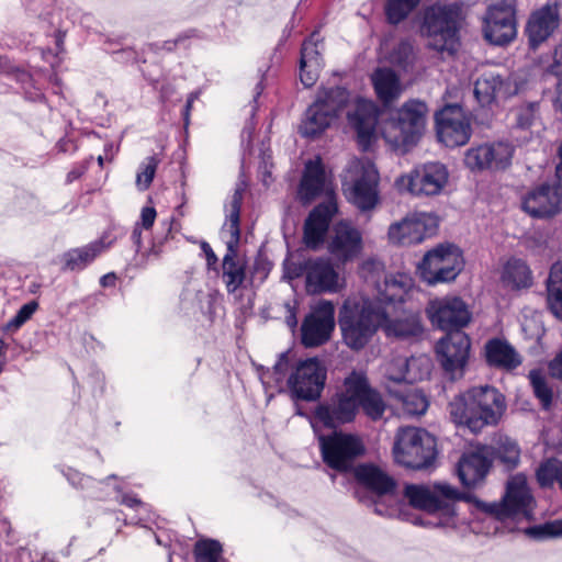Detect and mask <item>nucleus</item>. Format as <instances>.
Here are the masks:
<instances>
[{
  "label": "nucleus",
  "mask_w": 562,
  "mask_h": 562,
  "mask_svg": "<svg viewBox=\"0 0 562 562\" xmlns=\"http://www.w3.org/2000/svg\"><path fill=\"white\" fill-rule=\"evenodd\" d=\"M344 389L315 408L314 419L329 428L355 422L359 413L353 371L344 380Z\"/></svg>",
  "instance_id": "ddd939ff"
},
{
  "label": "nucleus",
  "mask_w": 562,
  "mask_h": 562,
  "mask_svg": "<svg viewBox=\"0 0 562 562\" xmlns=\"http://www.w3.org/2000/svg\"><path fill=\"white\" fill-rule=\"evenodd\" d=\"M191 108H192L191 101H187L186 109H184V121H186V124H188V122H189V113H190Z\"/></svg>",
  "instance_id": "774afa93"
},
{
  "label": "nucleus",
  "mask_w": 562,
  "mask_h": 562,
  "mask_svg": "<svg viewBox=\"0 0 562 562\" xmlns=\"http://www.w3.org/2000/svg\"><path fill=\"white\" fill-rule=\"evenodd\" d=\"M379 171L369 159L350 161L344 178L348 200L361 211L372 210L379 202Z\"/></svg>",
  "instance_id": "9d476101"
},
{
  "label": "nucleus",
  "mask_w": 562,
  "mask_h": 562,
  "mask_svg": "<svg viewBox=\"0 0 562 562\" xmlns=\"http://www.w3.org/2000/svg\"><path fill=\"white\" fill-rule=\"evenodd\" d=\"M487 161L485 143L472 146L464 153L463 164L471 172L481 173L488 171Z\"/></svg>",
  "instance_id": "c03bdc74"
},
{
  "label": "nucleus",
  "mask_w": 562,
  "mask_h": 562,
  "mask_svg": "<svg viewBox=\"0 0 562 562\" xmlns=\"http://www.w3.org/2000/svg\"><path fill=\"white\" fill-rule=\"evenodd\" d=\"M559 155H560V164L557 166V177L559 181H562V143L559 148Z\"/></svg>",
  "instance_id": "338daca9"
},
{
  "label": "nucleus",
  "mask_w": 562,
  "mask_h": 562,
  "mask_svg": "<svg viewBox=\"0 0 562 562\" xmlns=\"http://www.w3.org/2000/svg\"><path fill=\"white\" fill-rule=\"evenodd\" d=\"M164 158V147L159 146L158 150L146 157L143 168V188H148L154 180L156 169Z\"/></svg>",
  "instance_id": "603ef678"
},
{
  "label": "nucleus",
  "mask_w": 562,
  "mask_h": 562,
  "mask_svg": "<svg viewBox=\"0 0 562 562\" xmlns=\"http://www.w3.org/2000/svg\"><path fill=\"white\" fill-rule=\"evenodd\" d=\"M491 461L479 452L465 453L458 463V475L467 487H476L485 480Z\"/></svg>",
  "instance_id": "2f4dec72"
},
{
  "label": "nucleus",
  "mask_w": 562,
  "mask_h": 562,
  "mask_svg": "<svg viewBox=\"0 0 562 562\" xmlns=\"http://www.w3.org/2000/svg\"><path fill=\"white\" fill-rule=\"evenodd\" d=\"M353 374L359 411L362 409L364 415L373 422L380 420L386 411L381 393L370 385L363 372L353 371Z\"/></svg>",
  "instance_id": "7c9ffc66"
},
{
  "label": "nucleus",
  "mask_w": 562,
  "mask_h": 562,
  "mask_svg": "<svg viewBox=\"0 0 562 562\" xmlns=\"http://www.w3.org/2000/svg\"><path fill=\"white\" fill-rule=\"evenodd\" d=\"M363 240L361 232L351 223L340 221L330 229L326 249L339 263L355 260L362 251Z\"/></svg>",
  "instance_id": "412c9836"
},
{
  "label": "nucleus",
  "mask_w": 562,
  "mask_h": 562,
  "mask_svg": "<svg viewBox=\"0 0 562 562\" xmlns=\"http://www.w3.org/2000/svg\"><path fill=\"white\" fill-rule=\"evenodd\" d=\"M464 266L460 248L453 244H440L427 251L418 263V272L428 285L456 280Z\"/></svg>",
  "instance_id": "f8f14e48"
},
{
  "label": "nucleus",
  "mask_w": 562,
  "mask_h": 562,
  "mask_svg": "<svg viewBox=\"0 0 562 562\" xmlns=\"http://www.w3.org/2000/svg\"><path fill=\"white\" fill-rule=\"evenodd\" d=\"M537 115V104L530 103L519 109L517 113V124L521 128L529 127Z\"/></svg>",
  "instance_id": "5fc2aeb1"
},
{
  "label": "nucleus",
  "mask_w": 562,
  "mask_h": 562,
  "mask_svg": "<svg viewBox=\"0 0 562 562\" xmlns=\"http://www.w3.org/2000/svg\"><path fill=\"white\" fill-rule=\"evenodd\" d=\"M550 374L562 379V350L549 363Z\"/></svg>",
  "instance_id": "6e6d98bb"
},
{
  "label": "nucleus",
  "mask_w": 562,
  "mask_h": 562,
  "mask_svg": "<svg viewBox=\"0 0 562 562\" xmlns=\"http://www.w3.org/2000/svg\"><path fill=\"white\" fill-rule=\"evenodd\" d=\"M319 47L323 48V42L318 33H313L302 45L300 79L307 88L315 85L323 68Z\"/></svg>",
  "instance_id": "c756f323"
},
{
  "label": "nucleus",
  "mask_w": 562,
  "mask_h": 562,
  "mask_svg": "<svg viewBox=\"0 0 562 562\" xmlns=\"http://www.w3.org/2000/svg\"><path fill=\"white\" fill-rule=\"evenodd\" d=\"M349 93L345 88L335 87L318 91L314 102L306 109L299 126L305 138H316L329 128L347 105Z\"/></svg>",
  "instance_id": "6e6552de"
},
{
  "label": "nucleus",
  "mask_w": 562,
  "mask_h": 562,
  "mask_svg": "<svg viewBox=\"0 0 562 562\" xmlns=\"http://www.w3.org/2000/svg\"><path fill=\"white\" fill-rule=\"evenodd\" d=\"M156 210L153 205L143 207V229L151 227L156 218Z\"/></svg>",
  "instance_id": "4d7b16f0"
},
{
  "label": "nucleus",
  "mask_w": 562,
  "mask_h": 562,
  "mask_svg": "<svg viewBox=\"0 0 562 562\" xmlns=\"http://www.w3.org/2000/svg\"><path fill=\"white\" fill-rule=\"evenodd\" d=\"M406 383L423 381L429 376L431 371V359L426 355L406 357Z\"/></svg>",
  "instance_id": "79ce46f5"
},
{
  "label": "nucleus",
  "mask_w": 562,
  "mask_h": 562,
  "mask_svg": "<svg viewBox=\"0 0 562 562\" xmlns=\"http://www.w3.org/2000/svg\"><path fill=\"white\" fill-rule=\"evenodd\" d=\"M562 181L543 183L531 189L522 199V210L536 218H547L562 211Z\"/></svg>",
  "instance_id": "4be33fe9"
},
{
  "label": "nucleus",
  "mask_w": 562,
  "mask_h": 562,
  "mask_svg": "<svg viewBox=\"0 0 562 562\" xmlns=\"http://www.w3.org/2000/svg\"><path fill=\"white\" fill-rule=\"evenodd\" d=\"M547 304L550 312L562 321V262L552 266L547 281Z\"/></svg>",
  "instance_id": "e433bc0d"
},
{
  "label": "nucleus",
  "mask_w": 562,
  "mask_h": 562,
  "mask_svg": "<svg viewBox=\"0 0 562 562\" xmlns=\"http://www.w3.org/2000/svg\"><path fill=\"white\" fill-rule=\"evenodd\" d=\"M448 181L449 171L443 164L427 162L398 177L395 187L415 196H435L445 190Z\"/></svg>",
  "instance_id": "4468645a"
},
{
  "label": "nucleus",
  "mask_w": 562,
  "mask_h": 562,
  "mask_svg": "<svg viewBox=\"0 0 562 562\" xmlns=\"http://www.w3.org/2000/svg\"><path fill=\"white\" fill-rule=\"evenodd\" d=\"M470 346V338L461 330H454L438 341L436 351L439 361L453 379L462 374Z\"/></svg>",
  "instance_id": "b1692460"
},
{
  "label": "nucleus",
  "mask_w": 562,
  "mask_h": 562,
  "mask_svg": "<svg viewBox=\"0 0 562 562\" xmlns=\"http://www.w3.org/2000/svg\"><path fill=\"white\" fill-rule=\"evenodd\" d=\"M525 535L536 540L562 538V519L529 527L525 529Z\"/></svg>",
  "instance_id": "49530a36"
},
{
  "label": "nucleus",
  "mask_w": 562,
  "mask_h": 562,
  "mask_svg": "<svg viewBox=\"0 0 562 562\" xmlns=\"http://www.w3.org/2000/svg\"><path fill=\"white\" fill-rule=\"evenodd\" d=\"M529 380L533 393L541 402L542 407L549 408L552 403L553 392L543 374L538 370H532L529 372Z\"/></svg>",
  "instance_id": "de8ad7c7"
},
{
  "label": "nucleus",
  "mask_w": 562,
  "mask_h": 562,
  "mask_svg": "<svg viewBox=\"0 0 562 562\" xmlns=\"http://www.w3.org/2000/svg\"><path fill=\"white\" fill-rule=\"evenodd\" d=\"M288 368H289V357H288V353H282L279 357L278 361L276 362V364L273 367L274 373L280 375L278 378V380L283 378V375L285 374Z\"/></svg>",
  "instance_id": "13d9d810"
},
{
  "label": "nucleus",
  "mask_w": 562,
  "mask_h": 562,
  "mask_svg": "<svg viewBox=\"0 0 562 562\" xmlns=\"http://www.w3.org/2000/svg\"><path fill=\"white\" fill-rule=\"evenodd\" d=\"M406 357L394 356L390 358L383 367L384 376L392 382H406Z\"/></svg>",
  "instance_id": "8fccbe9b"
},
{
  "label": "nucleus",
  "mask_w": 562,
  "mask_h": 562,
  "mask_svg": "<svg viewBox=\"0 0 562 562\" xmlns=\"http://www.w3.org/2000/svg\"><path fill=\"white\" fill-rule=\"evenodd\" d=\"M115 281H116V276L114 273H108V274H104L101 280H100V283L102 286H113L115 284Z\"/></svg>",
  "instance_id": "680f3d73"
},
{
  "label": "nucleus",
  "mask_w": 562,
  "mask_h": 562,
  "mask_svg": "<svg viewBox=\"0 0 562 562\" xmlns=\"http://www.w3.org/2000/svg\"><path fill=\"white\" fill-rule=\"evenodd\" d=\"M426 311L430 322L442 330H459L471 321L469 306L459 296L434 299Z\"/></svg>",
  "instance_id": "6ab92c4d"
},
{
  "label": "nucleus",
  "mask_w": 562,
  "mask_h": 562,
  "mask_svg": "<svg viewBox=\"0 0 562 562\" xmlns=\"http://www.w3.org/2000/svg\"><path fill=\"white\" fill-rule=\"evenodd\" d=\"M348 121L356 130L359 144L367 148L373 136L378 122L375 104L366 99H358L353 112H348Z\"/></svg>",
  "instance_id": "c85d7f7f"
},
{
  "label": "nucleus",
  "mask_w": 562,
  "mask_h": 562,
  "mask_svg": "<svg viewBox=\"0 0 562 562\" xmlns=\"http://www.w3.org/2000/svg\"><path fill=\"white\" fill-rule=\"evenodd\" d=\"M439 142L447 147L465 145L472 134L471 120L460 105H446L435 116Z\"/></svg>",
  "instance_id": "f3484780"
},
{
  "label": "nucleus",
  "mask_w": 562,
  "mask_h": 562,
  "mask_svg": "<svg viewBox=\"0 0 562 562\" xmlns=\"http://www.w3.org/2000/svg\"><path fill=\"white\" fill-rule=\"evenodd\" d=\"M283 268L284 278L288 280L304 277L305 291L308 294H336L346 288L345 276L328 258H310L303 262L285 260Z\"/></svg>",
  "instance_id": "423d86ee"
},
{
  "label": "nucleus",
  "mask_w": 562,
  "mask_h": 562,
  "mask_svg": "<svg viewBox=\"0 0 562 562\" xmlns=\"http://www.w3.org/2000/svg\"><path fill=\"white\" fill-rule=\"evenodd\" d=\"M201 248H202L203 252L205 254L207 265L210 267L215 265L217 261V257L214 254V251L212 250L211 246L206 241H203L201 244Z\"/></svg>",
  "instance_id": "bf43d9fd"
},
{
  "label": "nucleus",
  "mask_w": 562,
  "mask_h": 562,
  "mask_svg": "<svg viewBox=\"0 0 562 562\" xmlns=\"http://www.w3.org/2000/svg\"><path fill=\"white\" fill-rule=\"evenodd\" d=\"M412 288V278L398 273L385 279L384 289L379 290L378 297H348L338 316L344 342L353 350H360L371 340L379 327H382L389 337L419 336L423 333L419 312L404 306Z\"/></svg>",
  "instance_id": "f257e3e1"
},
{
  "label": "nucleus",
  "mask_w": 562,
  "mask_h": 562,
  "mask_svg": "<svg viewBox=\"0 0 562 562\" xmlns=\"http://www.w3.org/2000/svg\"><path fill=\"white\" fill-rule=\"evenodd\" d=\"M244 189L238 187L225 204L226 218L222 227V237L227 252L223 258V281L229 293L243 286L246 280L245 265L237 259V248L240 239V207Z\"/></svg>",
  "instance_id": "39448f33"
},
{
  "label": "nucleus",
  "mask_w": 562,
  "mask_h": 562,
  "mask_svg": "<svg viewBox=\"0 0 562 562\" xmlns=\"http://www.w3.org/2000/svg\"><path fill=\"white\" fill-rule=\"evenodd\" d=\"M428 114L427 104L419 100H408L381 123L384 140L395 150L406 151L423 135Z\"/></svg>",
  "instance_id": "7ed1b4c3"
},
{
  "label": "nucleus",
  "mask_w": 562,
  "mask_h": 562,
  "mask_svg": "<svg viewBox=\"0 0 562 562\" xmlns=\"http://www.w3.org/2000/svg\"><path fill=\"white\" fill-rule=\"evenodd\" d=\"M506 411L504 395L490 385L473 386L449 403L452 422L473 434L499 423Z\"/></svg>",
  "instance_id": "f03ea898"
},
{
  "label": "nucleus",
  "mask_w": 562,
  "mask_h": 562,
  "mask_svg": "<svg viewBox=\"0 0 562 562\" xmlns=\"http://www.w3.org/2000/svg\"><path fill=\"white\" fill-rule=\"evenodd\" d=\"M537 480L542 487L558 483L562 488V462L558 459H549L541 463L537 470Z\"/></svg>",
  "instance_id": "37998d69"
},
{
  "label": "nucleus",
  "mask_w": 562,
  "mask_h": 562,
  "mask_svg": "<svg viewBox=\"0 0 562 562\" xmlns=\"http://www.w3.org/2000/svg\"><path fill=\"white\" fill-rule=\"evenodd\" d=\"M222 544L212 539L200 540L194 547L195 562H222Z\"/></svg>",
  "instance_id": "a18cd8bd"
},
{
  "label": "nucleus",
  "mask_w": 562,
  "mask_h": 562,
  "mask_svg": "<svg viewBox=\"0 0 562 562\" xmlns=\"http://www.w3.org/2000/svg\"><path fill=\"white\" fill-rule=\"evenodd\" d=\"M325 463L331 469L347 471L356 458L364 453L362 439L355 434L335 431L329 436H318Z\"/></svg>",
  "instance_id": "2eb2a0df"
},
{
  "label": "nucleus",
  "mask_w": 562,
  "mask_h": 562,
  "mask_svg": "<svg viewBox=\"0 0 562 562\" xmlns=\"http://www.w3.org/2000/svg\"><path fill=\"white\" fill-rule=\"evenodd\" d=\"M501 280L504 286L520 290L532 284V274L522 259L510 258L503 267Z\"/></svg>",
  "instance_id": "c9c22d12"
},
{
  "label": "nucleus",
  "mask_w": 562,
  "mask_h": 562,
  "mask_svg": "<svg viewBox=\"0 0 562 562\" xmlns=\"http://www.w3.org/2000/svg\"><path fill=\"white\" fill-rule=\"evenodd\" d=\"M110 244L111 241H109L108 245H104L103 241L100 240L82 248L71 249L64 255L65 266L70 270L82 269L91 261H93L94 258L101 254Z\"/></svg>",
  "instance_id": "4c0bfd02"
},
{
  "label": "nucleus",
  "mask_w": 562,
  "mask_h": 562,
  "mask_svg": "<svg viewBox=\"0 0 562 562\" xmlns=\"http://www.w3.org/2000/svg\"><path fill=\"white\" fill-rule=\"evenodd\" d=\"M422 0H385L384 12L391 24H398L419 5Z\"/></svg>",
  "instance_id": "a19ab883"
},
{
  "label": "nucleus",
  "mask_w": 562,
  "mask_h": 562,
  "mask_svg": "<svg viewBox=\"0 0 562 562\" xmlns=\"http://www.w3.org/2000/svg\"><path fill=\"white\" fill-rule=\"evenodd\" d=\"M394 396L403 413L409 416L422 415L428 407L426 396L417 389H409L406 393H395Z\"/></svg>",
  "instance_id": "ea45409f"
},
{
  "label": "nucleus",
  "mask_w": 562,
  "mask_h": 562,
  "mask_svg": "<svg viewBox=\"0 0 562 562\" xmlns=\"http://www.w3.org/2000/svg\"><path fill=\"white\" fill-rule=\"evenodd\" d=\"M360 273L366 279L367 282H371V283L375 284L378 291L383 290L385 279L392 277V276L385 277L383 284L379 283L380 278L384 273V266L380 260L374 259V258H369L361 263ZM396 276L397 274H395L394 277H396ZM378 296H379V292L376 293L375 297H378Z\"/></svg>",
  "instance_id": "09e8293b"
},
{
  "label": "nucleus",
  "mask_w": 562,
  "mask_h": 562,
  "mask_svg": "<svg viewBox=\"0 0 562 562\" xmlns=\"http://www.w3.org/2000/svg\"><path fill=\"white\" fill-rule=\"evenodd\" d=\"M560 7L557 0L548 1L530 15L526 31L533 48L547 41L559 26Z\"/></svg>",
  "instance_id": "a878e982"
},
{
  "label": "nucleus",
  "mask_w": 562,
  "mask_h": 562,
  "mask_svg": "<svg viewBox=\"0 0 562 562\" xmlns=\"http://www.w3.org/2000/svg\"><path fill=\"white\" fill-rule=\"evenodd\" d=\"M437 217L429 213H414L389 227V238L393 244L411 246L422 243L435 234Z\"/></svg>",
  "instance_id": "aec40b11"
},
{
  "label": "nucleus",
  "mask_w": 562,
  "mask_h": 562,
  "mask_svg": "<svg viewBox=\"0 0 562 562\" xmlns=\"http://www.w3.org/2000/svg\"><path fill=\"white\" fill-rule=\"evenodd\" d=\"M335 328V305L331 301L321 300L311 310L302 324V344L317 347L330 339Z\"/></svg>",
  "instance_id": "a211bd4d"
},
{
  "label": "nucleus",
  "mask_w": 562,
  "mask_h": 562,
  "mask_svg": "<svg viewBox=\"0 0 562 562\" xmlns=\"http://www.w3.org/2000/svg\"><path fill=\"white\" fill-rule=\"evenodd\" d=\"M405 496L409 504L426 510L437 518L423 522L431 527H450L454 525L453 502L461 498V493L452 485L440 482L431 485L411 484L405 487Z\"/></svg>",
  "instance_id": "20e7f679"
},
{
  "label": "nucleus",
  "mask_w": 562,
  "mask_h": 562,
  "mask_svg": "<svg viewBox=\"0 0 562 562\" xmlns=\"http://www.w3.org/2000/svg\"><path fill=\"white\" fill-rule=\"evenodd\" d=\"M288 308H289V315H286L285 322H286L288 326L293 329L297 325V319H296L293 308H291L290 305H288Z\"/></svg>",
  "instance_id": "e2e57ef3"
},
{
  "label": "nucleus",
  "mask_w": 562,
  "mask_h": 562,
  "mask_svg": "<svg viewBox=\"0 0 562 562\" xmlns=\"http://www.w3.org/2000/svg\"><path fill=\"white\" fill-rule=\"evenodd\" d=\"M357 481L378 495L391 494L395 488L394 480L383 470L372 464H361L355 471Z\"/></svg>",
  "instance_id": "f704fd0d"
},
{
  "label": "nucleus",
  "mask_w": 562,
  "mask_h": 562,
  "mask_svg": "<svg viewBox=\"0 0 562 562\" xmlns=\"http://www.w3.org/2000/svg\"><path fill=\"white\" fill-rule=\"evenodd\" d=\"M488 171L504 170L510 166L514 147L506 142L485 143Z\"/></svg>",
  "instance_id": "58836bf2"
},
{
  "label": "nucleus",
  "mask_w": 562,
  "mask_h": 562,
  "mask_svg": "<svg viewBox=\"0 0 562 562\" xmlns=\"http://www.w3.org/2000/svg\"><path fill=\"white\" fill-rule=\"evenodd\" d=\"M255 274H259V282H263V280L267 278L270 269L266 263L262 262H256L255 265Z\"/></svg>",
  "instance_id": "052dcab7"
},
{
  "label": "nucleus",
  "mask_w": 562,
  "mask_h": 562,
  "mask_svg": "<svg viewBox=\"0 0 562 562\" xmlns=\"http://www.w3.org/2000/svg\"><path fill=\"white\" fill-rule=\"evenodd\" d=\"M337 210L336 201L330 199L310 213L304 224V243L307 248L316 250L324 244L329 222Z\"/></svg>",
  "instance_id": "bb28decb"
},
{
  "label": "nucleus",
  "mask_w": 562,
  "mask_h": 562,
  "mask_svg": "<svg viewBox=\"0 0 562 562\" xmlns=\"http://www.w3.org/2000/svg\"><path fill=\"white\" fill-rule=\"evenodd\" d=\"M516 92V85L495 71L482 74L474 85V94L477 101L483 105L490 104L498 99H506Z\"/></svg>",
  "instance_id": "cd10ccee"
},
{
  "label": "nucleus",
  "mask_w": 562,
  "mask_h": 562,
  "mask_svg": "<svg viewBox=\"0 0 562 562\" xmlns=\"http://www.w3.org/2000/svg\"><path fill=\"white\" fill-rule=\"evenodd\" d=\"M460 10L451 5H431L424 14L422 33L438 52L453 54L459 47Z\"/></svg>",
  "instance_id": "1a4fd4ad"
},
{
  "label": "nucleus",
  "mask_w": 562,
  "mask_h": 562,
  "mask_svg": "<svg viewBox=\"0 0 562 562\" xmlns=\"http://www.w3.org/2000/svg\"><path fill=\"white\" fill-rule=\"evenodd\" d=\"M473 505L475 509L499 520L517 516L529 519L532 516L535 499L526 476L517 474L507 482L506 493L501 502L486 503L475 498Z\"/></svg>",
  "instance_id": "9b49d317"
},
{
  "label": "nucleus",
  "mask_w": 562,
  "mask_h": 562,
  "mask_svg": "<svg viewBox=\"0 0 562 562\" xmlns=\"http://www.w3.org/2000/svg\"><path fill=\"white\" fill-rule=\"evenodd\" d=\"M483 32L492 44L505 45L512 42L517 34L513 5L506 2L491 5L484 18Z\"/></svg>",
  "instance_id": "5701e85b"
},
{
  "label": "nucleus",
  "mask_w": 562,
  "mask_h": 562,
  "mask_svg": "<svg viewBox=\"0 0 562 562\" xmlns=\"http://www.w3.org/2000/svg\"><path fill=\"white\" fill-rule=\"evenodd\" d=\"M143 538L155 539L158 544L161 543L160 538L149 528H143Z\"/></svg>",
  "instance_id": "69168bd1"
},
{
  "label": "nucleus",
  "mask_w": 562,
  "mask_h": 562,
  "mask_svg": "<svg viewBox=\"0 0 562 562\" xmlns=\"http://www.w3.org/2000/svg\"><path fill=\"white\" fill-rule=\"evenodd\" d=\"M38 304L35 301L24 304L15 314V316L9 321L7 327L9 329L20 328L37 310Z\"/></svg>",
  "instance_id": "864d4df0"
},
{
  "label": "nucleus",
  "mask_w": 562,
  "mask_h": 562,
  "mask_svg": "<svg viewBox=\"0 0 562 562\" xmlns=\"http://www.w3.org/2000/svg\"><path fill=\"white\" fill-rule=\"evenodd\" d=\"M326 369L317 358L297 361L288 378L291 396L307 402L316 401L324 389Z\"/></svg>",
  "instance_id": "dca6fc26"
},
{
  "label": "nucleus",
  "mask_w": 562,
  "mask_h": 562,
  "mask_svg": "<svg viewBox=\"0 0 562 562\" xmlns=\"http://www.w3.org/2000/svg\"><path fill=\"white\" fill-rule=\"evenodd\" d=\"M371 82L379 100L389 105L396 101L404 91V87L394 70L378 68L371 75Z\"/></svg>",
  "instance_id": "473e14b6"
},
{
  "label": "nucleus",
  "mask_w": 562,
  "mask_h": 562,
  "mask_svg": "<svg viewBox=\"0 0 562 562\" xmlns=\"http://www.w3.org/2000/svg\"><path fill=\"white\" fill-rule=\"evenodd\" d=\"M485 358L488 364L513 370L521 364V358L515 348L505 339L493 338L485 345Z\"/></svg>",
  "instance_id": "72a5a7b5"
},
{
  "label": "nucleus",
  "mask_w": 562,
  "mask_h": 562,
  "mask_svg": "<svg viewBox=\"0 0 562 562\" xmlns=\"http://www.w3.org/2000/svg\"><path fill=\"white\" fill-rule=\"evenodd\" d=\"M188 38H189V36H187V35H180L172 43L166 42L167 49L171 50L178 45H184V43L188 41Z\"/></svg>",
  "instance_id": "0e129e2a"
},
{
  "label": "nucleus",
  "mask_w": 562,
  "mask_h": 562,
  "mask_svg": "<svg viewBox=\"0 0 562 562\" xmlns=\"http://www.w3.org/2000/svg\"><path fill=\"white\" fill-rule=\"evenodd\" d=\"M436 446L435 437L427 430L402 427L395 434L393 458L397 464L408 469H427L437 457Z\"/></svg>",
  "instance_id": "0eeeda50"
},
{
  "label": "nucleus",
  "mask_w": 562,
  "mask_h": 562,
  "mask_svg": "<svg viewBox=\"0 0 562 562\" xmlns=\"http://www.w3.org/2000/svg\"><path fill=\"white\" fill-rule=\"evenodd\" d=\"M325 194L327 201H336L329 175L319 157L306 161L304 172L301 179L299 195L305 203L311 202L316 196Z\"/></svg>",
  "instance_id": "393cba45"
},
{
  "label": "nucleus",
  "mask_w": 562,
  "mask_h": 562,
  "mask_svg": "<svg viewBox=\"0 0 562 562\" xmlns=\"http://www.w3.org/2000/svg\"><path fill=\"white\" fill-rule=\"evenodd\" d=\"M497 457L507 467H515L519 461V448L517 443L508 438L501 440L497 448Z\"/></svg>",
  "instance_id": "3c124183"
}]
</instances>
